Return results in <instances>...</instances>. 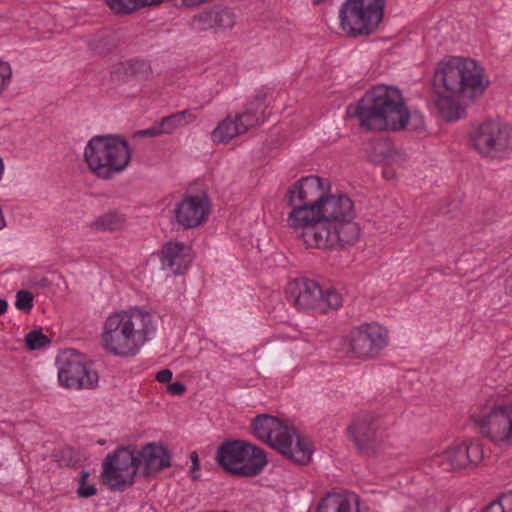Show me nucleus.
<instances>
[{
  "instance_id": "1",
  "label": "nucleus",
  "mask_w": 512,
  "mask_h": 512,
  "mask_svg": "<svg viewBox=\"0 0 512 512\" xmlns=\"http://www.w3.org/2000/svg\"><path fill=\"white\" fill-rule=\"evenodd\" d=\"M288 227L312 248L329 249L356 240L354 201L344 193H332L328 179L309 175L295 181L287 190Z\"/></svg>"
},
{
  "instance_id": "2",
  "label": "nucleus",
  "mask_w": 512,
  "mask_h": 512,
  "mask_svg": "<svg viewBox=\"0 0 512 512\" xmlns=\"http://www.w3.org/2000/svg\"><path fill=\"white\" fill-rule=\"evenodd\" d=\"M483 65L472 58L450 57L440 61L433 76V105L449 122L465 116L469 103L482 97L490 86Z\"/></svg>"
},
{
  "instance_id": "3",
  "label": "nucleus",
  "mask_w": 512,
  "mask_h": 512,
  "mask_svg": "<svg viewBox=\"0 0 512 512\" xmlns=\"http://www.w3.org/2000/svg\"><path fill=\"white\" fill-rule=\"evenodd\" d=\"M347 115L372 131H397L406 127L412 113L402 90L394 85L378 84L370 88Z\"/></svg>"
},
{
  "instance_id": "4",
  "label": "nucleus",
  "mask_w": 512,
  "mask_h": 512,
  "mask_svg": "<svg viewBox=\"0 0 512 512\" xmlns=\"http://www.w3.org/2000/svg\"><path fill=\"white\" fill-rule=\"evenodd\" d=\"M156 331L155 317L143 309L116 312L104 323L102 346L113 356L134 357L155 336Z\"/></svg>"
},
{
  "instance_id": "5",
  "label": "nucleus",
  "mask_w": 512,
  "mask_h": 512,
  "mask_svg": "<svg viewBox=\"0 0 512 512\" xmlns=\"http://www.w3.org/2000/svg\"><path fill=\"white\" fill-rule=\"evenodd\" d=\"M129 143L118 136L97 135L86 143L83 162L94 176L109 180L127 169L131 162Z\"/></svg>"
},
{
  "instance_id": "6",
  "label": "nucleus",
  "mask_w": 512,
  "mask_h": 512,
  "mask_svg": "<svg viewBox=\"0 0 512 512\" xmlns=\"http://www.w3.org/2000/svg\"><path fill=\"white\" fill-rule=\"evenodd\" d=\"M251 431L257 439L297 463L306 464L311 458L313 449L310 440L297 434L293 427L275 416L257 415L252 420Z\"/></svg>"
},
{
  "instance_id": "7",
  "label": "nucleus",
  "mask_w": 512,
  "mask_h": 512,
  "mask_svg": "<svg viewBox=\"0 0 512 512\" xmlns=\"http://www.w3.org/2000/svg\"><path fill=\"white\" fill-rule=\"evenodd\" d=\"M386 0H344L338 9V25L348 37L375 34L385 17Z\"/></svg>"
},
{
  "instance_id": "8",
  "label": "nucleus",
  "mask_w": 512,
  "mask_h": 512,
  "mask_svg": "<svg viewBox=\"0 0 512 512\" xmlns=\"http://www.w3.org/2000/svg\"><path fill=\"white\" fill-rule=\"evenodd\" d=\"M470 142L484 158L509 159L512 156V126L500 118L485 119L472 129Z\"/></svg>"
},
{
  "instance_id": "9",
  "label": "nucleus",
  "mask_w": 512,
  "mask_h": 512,
  "mask_svg": "<svg viewBox=\"0 0 512 512\" xmlns=\"http://www.w3.org/2000/svg\"><path fill=\"white\" fill-rule=\"evenodd\" d=\"M285 295L289 303L302 311L326 313L342 306V297L334 288L323 289L318 282L308 278L289 281Z\"/></svg>"
},
{
  "instance_id": "10",
  "label": "nucleus",
  "mask_w": 512,
  "mask_h": 512,
  "mask_svg": "<svg viewBox=\"0 0 512 512\" xmlns=\"http://www.w3.org/2000/svg\"><path fill=\"white\" fill-rule=\"evenodd\" d=\"M216 459L225 470L242 476H255L267 464L262 449L239 440L222 444L217 451Z\"/></svg>"
},
{
  "instance_id": "11",
  "label": "nucleus",
  "mask_w": 512,
  "mask_h": 512,
  "mask_svg": "<svg viewBox=\"0 0 512 512\" xmlns=\"http://www.w3.org/2000/svg\"><path fill=\"white\" fill-rule=\"evenodd\" d=\"M138 470L136 450L121 446L102 462L101 479L112 490H123L134 483Z\"/></svg>"
},
{
  "instance_id": "12",
  "label": "nucleus",
  "mask_w": 512,
  "mask_h": 512,
  "mask_svg": "<svg viewBox=\"0 0 512 512\" xmlns=\"http://www.w3.org/2000/svg\"><path fill=\"white\" fill-rule=\"evenodd\" d=\"M58 381L68 389H90L97 385V372L91 369L85 357L74 349H66L56 359Z\"/></svg>"
},
{
  "instance_id": "13",
  "label": "nucleus",
  "mask_w": 512,
  "mask_h": 512,
  "mask_svg": "<svg viewBox=\"0 0 512 512\" xmlns=\"http://www.w3.org/2000/svg\"><path fill=\"white\" fill-rule=\"evenodd\" d=\"M262 112L263 104L256 101L248 104L241 112L228 114L211 131L212 142L228 144L235 138L246 134L264 121Z\"/></svg>"
},
{
  "instance_id": "14",
  "label": "nucleus",
  "mask_w": 512,
  "mask_h": 512,
  "mask_svg": "<svg viewBox=\"0 0 512 512\" xmlns=\"http://www.w3.org/2000/svg\"><path fill=\"white\" fill-rule=\"evenodd\" d=\"M504 401L485 409L475 418L480 433L494 442L512 441V388Z\"/></svg>"
},
{
  "instance_id": "15",
  "label": "nucleus",
  "mask_w": 512,
  "mask_h": 512,
  "mask_svg": "<svg viewBox=\"0 0 512 512\" xmlns=\"http://www.w3.org/2000/svg\"><path fill=\"white\" fill-rule=\"evenodd\" d=\"M484 458V449L479 440H466L454 443L441 452L433 453L429 458L430 466L445 471L478 465Z\"/></svg>"
},
{
  "instance_id": "16",
  "label": "nucleus",
  "mask_w": 512,
  "mask_h": 512,
  "mask_svg": "<svg viewBox=\"0 0 512 512\" xmlns=\"http://www.w3.org/2000/svg\"><path fill=\"white\" fill-rule=\"evenodd\" d=\"M388 332L378 323H368L353 328L348 335L349 352L352 357L373 359L388 344Z\"/></svg>"
},
{
  "instance_id": "17",
  "label": "nucleus",
  "mask_w": 512,
  "mask_h": 512,
  "mask_svg": "<svg viewBox=\"0 0 512 512\" xmlns=\"http://www.w3.org/2000/svg\"><path fill=\"white\" fill-rule=\"evenodd\" d=\"M211 204L205 193L187 194L175 206L176 222L187 229L203 225L209 218Z\"/></svg>"
},
{
  "instance_id": "18",
  "label": "nucleus",
  "mask_w": 512,
  "mask_h": 512,
  "mask_svg": "<svg viewBox=\"0 0 512 512\" xmlns=\"http://www.w3.org/2000/svg\"><path fill=\"white\" fill-rule=\"evenodd\" d=\"M317 512H369L357 494L349 491L328 493L318 504Z\"/></svg>"
},
{
  "instance_id": "19",
  "label": "nucleus",
  "mask_w": 512,
  "mask_h": 512,
  "mask_svg": "<svg viewBox=\"0 0 512 512\" xmlns=\"http://www.w3.org/2000/svg\"><path fill=\"white\" fill-rule=\"evenodd\" d=\"M138 468L142 466L147 475L157 473L170 466V455L159 444L148 443L141 450L136 451Z\"/></svg>"
},
{
  "instance_id": "20",
  "label": "nucleus",
  "mask_w": 512,
  "mask_h": 512,
  "mask_svg": "<svg viewBox=\"0 0 512 512\" xmlns=\"http://www.w3.org/2000/svg\"><path fill=\"white\" fill-rule=\"evenodd\" d=\"M235 24V15L227 8L214 7L204 11L194 19V25L198 29H214L224 31L231 29Z\"/></svg>"
},
{
  "instance_id": "21",
  "label": "nucleus",
  "mask_w": 512,
  "mask_h": 512,
  "mask_svg": "<svg viewBox=\"0 0 512 512\" xmlns=\"http://www.w3.org/2000/svg\"><path fill=\"white\" fill-rule=\"evenodd\" d=\"M378 425L371 416L356 420L348 429L350 437L360 449H365L375 440Z\"/></svg>"
},
{
  "instance_id": "22",
  "label": "nucleus",
  "mask_w": 512,
  "mask_h": 512,
  "mask_svg": "<svg viewBox=\"0 0 512 512\" xmlns=\"http://www.w3.org/2000/svg\"><path fill=\"white\" fill-rule=\"evenodd\" d=\"M126 217L116 211L104 213L95 218L90 227L98 231H116L125 227Z\"/></svg>"
},
{
  "instance_id": "23",
  "label": "nucleus",
  "mask_w": 512,
  "mask_h": 512,
  "mask_svg": "<svg viewBox=\"0 0 512 512\" xmlns=\"http://www.w3.org/2000/svg\"><path fill=\"white\" fill-rule=\"evenodd\" d=\"M196 120V115L191 110L181 111L164 118L160 124L164 134H170L176 129L189 125Z\"/></svg>"
},
{
  "instance_id": "24",
  "label": "nucleus",
  "mask_w": 512,
  "mask_h": 512,
  "mask_svg": "<svg viewBox=\"0 0 512 512\" xmlns=\"http://www.w3.org/2000/svg\"><path fill=\"white\" fill-rule=\"evenodd\" d=\"M161 269L171 275L183 274L190 266L188 258H160Z\"/></svg>"
},
{
  "instance_id": "25",
  "label": "nucleus",
  "mask_w": 512,
  "mask_h": 512,
  "mask_svg": "<svg viewBox=\"0 0 512 512\" xmlns=\"http://www.w3.org/2000/svg\"><path fill=\"white\" fill-rule=\"evenodd\" d=\"M191 253V246L188 243L178 240L166 242L161 250L162 256H187Z\"/></svg>"
},
{
  "instance_id": "26",
  "label": "nucleus",
  "mask_w": 512,
  "mask_h": 512,
  "mask_svg": "<svg viewBox=\"0 0 512 512\" xmlns=\"http://www.w3.org/2000/svg\"><path fill=\"white\" fill-rule=\"evenodd\" d=\"M97 493V488L90 483V473L82 470L80 473L77 494L81 498H89Z\"/></svg>"
},
{
  "instance_id": "27",
  "label": "nucleus",
  "mask_w": 512,
  "mask_h": 512,
  "mask_svg": "<svg viewBox=\"0 0 512 512\" xmlns=\"http://www.w3.org/2000/svg\"><path fill=\"white\" fill-rule=\"evenodd\" d=\"M109 8L117 14H127L139 8L137 0H106Z\"/></svg>"
},
{
  "instance_id": "28",
  "label": "nucleus",
  "mask_w": 512,
  "mask_h": 512,
  "mask_svg": "<svg viewBox=\"0 0 512 512\" xmlns=\"http://www.w3.org/2000/svg\"><path fill=\"white\" fill-rule=\"evenodd\" d=\"M13 79V69L11 64L0 57V96L8 90Z\"/></svg>"
},
{
  "instance_id": "29",
  "label": "nucleus",
  "mask_w": 512,
  "mask_h": 512,
  "mask_svg": "<svg viewBox=\"0 0 512 512\" xmlns=\"http://www.w3.org/2000/svg\"><path fill=\"white\" fill-rule=\"evenodd\" d=\"M49 338L40 330H33L25 336L26 346L30 350H37L49 344Z\"/></svg>"
},
{
  "instance_id": "30",
  "label": "nucleus",
  "mask_w": 512,
  "mask_h": 512,
  "mask_svg": "<svg viewBox=\"0 0 512 512\" xmlns=\"http://www.w3.org/2000/svg\"><path fill=\"white\" fill-rule=\"evenodd\" d=\"M15 306L18 310H31L33 307V295L26 290L18 291L16 294Z\"/></svg>"
},
{
  "instance_id": "31",
  "label": "nucleus",
  "mask_w": 512,
  "mask_h": 512,
  "mask_svg": "<svg viewBox=\"0 0 512 512\" xmlns=\"http://www.w3.org/2000/svg\"><path fill=\"white\" fill-rule=\"evenodd\" d=\"M506 494L501 496L497 501L487 505L482 512H507L506 510Z\"/></svg>"
},
{
  "instance_id": "32",
  "label": "nucleus",
  "mask_w": 512,
  "mask_h": 512,
  "mask_svg": "<svg viewBox=\"0 0 512 512\" xmlns=\"http://www.w3.org/2000/svg\"><path fill=\"white\" fill-rule=\"evenodd\" d=\"M129 66L134 73L146 72L149 70V66L143 61H131Z\"/></svg>"
},
{
  "instance_id": "33",
  "label": "nucleus",
  "mask_w": 512,
  "mask_h": 512,
  "mask_svg": "<svg viewBox=\"0 0 512 512\" xmlns=\"http://www.w3.org/2000/svg\"><path fill=\"white\" fill-rule=\"evenodd\" d=\"M141 135L143 136H151V137H154V136H159L161 134H164L163 131H162V127H161V124H157L155 126H152L148 129H145L143 131L140 132Z\"/></svg>"
},
{
  "instance_id": "34",
  "label": "nucleus",
  "mask_w": 512,
  "mask_h": 512,
  "mask_svg": "<svg viewBox=\"0 0 512 512\" xmlns=\"http://www.w3.org/2000/svg\"><path fill=\"white\" fill-rule=\"evenodd\" d=\"M168 391L173 395H182L185 392V386L180 382L169 384Z\"/></svg>"
},
{
  "instance_id": "35",
  "label": "nucleus",
  "mask_w": 512,
  "mask_h": 512,
  "mask_svg": "<svg viewBox=\"0 0 512 512\" xmlns=\"http://www.w3.org/2000/svg\"><path fill=\"white\" fill-rule=\"evenodd\" d=\"M156 379L161 383H168L172 379V372L169 369H163L157 373Z\"/></svg>"
},
{
  "instance_id": "36",
  "label": "nucleus",
  "mask_w": 512,
  "mask_h": 512,
  "mask_svg": "<svg viewBox=\"0 0 512 512\" xmlns=\"http://www.w3.org/2000/svg\"><path fill=\"white\" fill-rule=\"evenodd\" d=\"M373 145H374L375 149L377 151H379L381 154L391 151V147L386 142L378 141V142L374 143Z\"/></svg>"
},
{
  "instance_id": "37",
  "label": "nucleus",
  "mask_w": 512,
  "mask_h": 512,
  "mask_svg": "<svg viewBox=\"0 0 512 512\" xmlns=\"http://www.w3.org/2000/svg\"><path fill=\"white\" fill-rule=\"evenodd\" d=\"M190 458L193 463V470H192V478L196 479V475L194 474V470L198 469V456L195 452L191 453Z\"/></svg>"
},
{
  "instance_id": "38",
  "label": "nucleus",
  "mask_w": 512,
  "mask_h": 512,
  "mask_svg": "<svg viewBox=\"0 0 512 512\" xmlns=\"http://www.w3.org/2000/svg\"><path fill=\"white\" fill-rule=\"evenodd\" d=\"M7 225H8V222H7L5 213L2 209V207H0V231L4 230L7 227Z\"/></svg>"
},
{
  "instance_id": "39",
  "label": "nucleus",
  "mask_w": 512,
  "mask_h": 512,
  "mask_svg": "<svg viewBox=\"0 0 512 512\" xmlns=\"http://www.w3.org/2000/svg\"><path fill=\"white\" fill-rule=\"evenodd\" d=\"M370 157L372 158L373 161H376V162L386 161L388 163H391V161H392L391 160L392 155H390V156H387V155H379V156L378 155H374L373 156V155H371Z\"/></svg>"
},
{
  "instance_id": "40",
  "label": "nucleus",
  "mask_w": 512,
  "mask_h": 512,
  "mask_svg": "<svg viewBox=\"0 0 512 512\" xmlns=\"http://www.w3.org/2000/svg\"><path fill=\"white\" fill-rule=\"evenodd\" d=\"M506 510L512 512V493L506 494Z\"/></svg>"
},
{
  "instance_id": "41",
  "label": "nucleus",
  "mask_w": 512,
  "mask_h": 512,
  "mask_svg": "<svg viewBox=\"0 0 512 512\" xmlns=\"http://www.w3.org/2000/svg\"><path fill=\"white\" fill-rule=\"evenodd\" d=\"M8 308L6 300L0 299V315L4 314Z\"/></svg>"
},
{
  "instance_id": "42",
  "label": "nucleus",
  "mask_w": 512,
  "mask_h": 512,
  "mask_svg": "<svg viewBox=\"0 0 512 512\" xmlns=\"http://www.w3.org/2000/svg\"><path fill=\"white\" fill-rule=\"evenodd\" d=\"M511 388H512V385H511L509 388L502 389V392H505V391H506V393H499V394L502 396V398H503V399H502V401H504V399H505V398H504V395H511V394H510V390H511Z\"/></svg>"
},
{
  "instance_id": "43",
  "label": "nucleus",
  "mask_w": 512,
  "mask_h": 512,
  "mask_svg": "<svg viewBox=\"0 0 512 512\" xmlns=\"http://www.w3.org/2000/svg\"><path fill=\"white\" fill-rule=\"evenodd\" d=\"M324 1H325V0H313V2H314V3H316V4L322 3V2H324Z\"/></svg>"
}]
</instances>
